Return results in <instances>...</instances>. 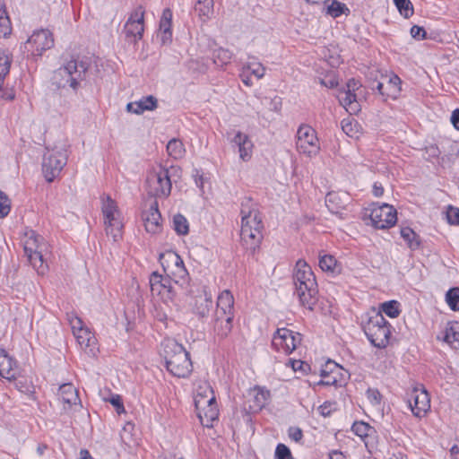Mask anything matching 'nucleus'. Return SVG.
Returning a JSON list of instances; mask_svg holds the SVG:
<instances>
[{"label":"nucleus","mask_w":459,"mask_h":459,"mask_svg":"<svg viewBox=\"0 0 459 459\" xmlns=\"http://www.w3.org/2000/svg\"><path fill=\"white\" fill-rule=\"evenodd\" d=\"M293 283L294 293L299 298L300 304L308 309H313L317 300V284L311 268L303 260H299L296 264Z\"/></svg>","instance_id":"nucleus-1"},{"label":"nucleus","mask_w":459,"mask_h":459,"mask_svg":"<svg viewBox=\"0 0 459 459\" xmlns=\"http://www.w3.org/2000/svg\"><path fill=\"white\" fill-rule=\"evenodd\" d=\"M23 249L30 264L40 275H44L48 270L47 255L49 247L44 238L36 231L30 230L25 232L23 237Z\"/></svg>","instance_id":"nucleus-2"},{"label":"nucleus","mask_w":459,"mask_h":459,"mask_svg":"<svg viewBox=\"0 0 459 459\" xmlns=\"http://www.w3.org/2000/svg\"><path fill=\"white\" fill-rule=\"evenodd\" d=\"M164 359L167 369L177 377H186L193 370L189 353L174 340L164 342Z\"/></svg>","instance_id":"nucleus-3"},{"label":"nucleus","mask_w":459,"mask_h":459,"mask_svg":"<svg viewBox=\"0 0 459 459\" xmlns=\"http://www.w3.org/2000/svg\"><path fill=\"white\" fill-rule=\"evenodd\" d=\"M363 331L368 341L377 348H385L391 335L390 325L381 312L372 309L365 315Z\"/></svg>","instance_id":"nucleus-4"},{"label":"nucleus","mask_w":459,"mask_h":459,"mask_svg":"<svg viewBox=\"0 0 459 459\" xmlns=\"http://www.w3.org/2000/svg\"><path fill=\"white\" fill-rule=\"evenodd\" d=\"M241 230L240 239L241 245L247 250L255 251L262 239V221L256 210L246 209L241 210Z\"/></svg>","instance_id":"nucleus-5"},{"label":"nucleus","mask_w":459,"mask_h":459,"mask_svg":"<svg viewBox=\"0 0 459 459\" xmlns=\"http://www.w3.org/2000/svg\"><path fill=\"white\" fill-rule=\"evenodd\" d=\"M195 406L202 426L207 429L214 428V422H218L219 410L211 387L207 386L204 393H197Z\"/></svg>","instance_id":"nucleus-6"},{"label":"nucleus","mask_w":459,"mask_h":459,"mask_svg":"<svg viewBox=\"0 0 459 459\" xmlns=\"http://www.w3.org/2000/svg\"><path fill=\"white\" fill-rule=\"evenodd\" d=\"M101 211L104 216L107 235L111 236L114 241L122 237V216L115 200L109 195L101 197Z\"/></svg>","instance_id":"nucleus-7"},{"label":"nucleus","mask_w":459,"mask_h":459,"mask_svg":"<svg viewBox=\"0 0 459 459\" xmlns=\"http://www.w3.org/2000/svg\"><path fill=\"white\" fill-rule=\"evenodd\" d=\"M86 71L87 66L83 63L71 60L55 72L54 80L59 88L69 85L75 90L79 82L84 79Z\"/></svg>","instance_id":"nucleus-8"},{"label":"nucleus","mask_w":459,"mask_h":459,"mask_svg":"<svg viewBox=\"0 0 459 459\" xmlns=\"http://www.w3.org/2000/svg\"><path fill=\"white\" fill-rule=\"evenodd\" d=\"M159 260L168 277L178 284L183 285L187 282L188 272L183 259L176 252L162 253L160 255Z\"/></svg>","instance_id":"nucleus-9"},{"label":"nucleus","mask_w":459,"mask_h":459,"mask_svg":"<svg viewBox=\"0 0 459 459\" xmlns=\"http://www.w3.org/2000/svg\"><path fill=\"white\" fill-rule=\"evenodd\" d=\"M171 186L169 170L166 168L160 167L147 176L146 189L152 196L168 197L171 192Z\"/></svg>","instance_id":"nucleus-10"},{"label":"nucleus","mask_w":459,"mask_h":459,"mask_svg":"<svg viewBox=\"0 0 459 459\" xmlns=\"http://www.w3.org/2000/svg\"><path fill=\"white\" fill-rule=\"evenodd\" d=\"M297 150L307 156H315L320 146L316 131L308 125H301L297 132Z\"/></svg>","instance_id":"nucleus-11"},{"label":"nucleus","mask_w":459,"mask_h":459,"mask_svg":"<svg viewBox=\"0 0 459 459\" xmlns=\"http://www.w3.org/2000/svg\"><path fill=\"white\" fill-rule=\"evenodd\" d=\"M67 156L65 152L52 151L44 155L42 162V171L47 181L52 182L56 178L65 165Z\"/></svg>","instance_id":"nucleus-12"},{"label":"nucleus","mask_w":459,"mask_h":459,"mask_svg":"<svg viewBox=\"0 0 459 459\" xmlns=\"http://www.w3.org/2000/svg\"><path fill=\"white\" fill-rule=\"evenodd\" d=\"M369 217L372 225L381 230L391 228L397 221L396 211L387 204H374L370 210Z\"/></svg>","instance_id":"nucleus-13"},{"label":"nucleus","mask_w":459,"mask_h":459,"mask_svg":"<svg viewBox=\"0 0 459 459\" xmlns=\"http://www.w3.org/2000/svg\"><path fill=\"white\" fill-rule=\"evenodd\" d=\"M301 342V335L287 328H280L273 337L272 345L285 354L292 352Z\"/></svg>","instance_id":"nucleus-14"},{"label":"nucleus","mask_w":459,"mask_h":459,"mask_svg":"<svg viewBox=\"0 0 459 459\" xmlns=\"http://www.w3.org/2000/svg\"><path fill=\"white\" fill-rule=\"evenodd\" d=\"M54 46L53 34L48 30H39L24 43V50L31 52L34 56H41L43 51Z\"/></svg>","instance_id":"nucleus-15"},{"label":"nucleus","mask_w":459,"mask_h":459,"mask_svg":"<svg viewBox=\"0 0 459 459\" xmlns=\"http://www.w3.org/2000/svg\"><path fill=\"white\" fill-rule=\"evenodd\" d=\"M409 406L414 416L420 418L430 409V399L423 385H415L408 399Z\"/></svg>","instance_id":"nucleus-16"},{"label":"nucleus","mask_w":459,"mask_h":459,"mask_svg":"<svg viewBox=\"0 0 459 459\" xmlns=\"http://www.w3.org/2000/svg\"><path fill=\"white\" fill-rule=\"evenodd\" d=\"M270 397V392L260 386H255L248 390L247 394L245 418L247 421L251 420L250 413L260 411L267 403Z\"/></svg>","instance_id":"nucleus-17"},{"label":"nucleus","mask_w":459,"mask_h":459,"mask_svg":"<svg viewBox=\"0 0 459 459\" xmlns=\"http://www.w3.org/2000/svg\"><path fill=\"white\" fill-rule=\"evenodd\" d=\"M59 396L64 404L65 410H73L76 411L82 408L78 391L71 383L60 385Z\"/></svg>","instance_id":"nucleus-18"},{"label":"nucleus","mask_w":459,"mask_h":459,"mask_svg":"<svg viewBox=\"0 0 459 459\" xmlns=\"http://www.w3.org/2000/svg\"><path fill=\"white\" fill-rule=\"evenodd\" d=\"M143 31V13H135L134 15H131L125 24L124 32L126 37L132 39L134 42H137L142 39Z\"/></svg>","instance_id":"nucleus-19"},{"label":"nucleus","mask_w":459,"mask_h":459,"mask_svg":"<svg viewBox=\"0 0 459 459\" xmlns=\"http://www.w3.org/2000/svg\"><path fill=\"white\" fill-rule=\"evenodd\" d=\"M143 220L145 230L152 234L158 233L161 229V215L158 208V202L153 201L148 211L143 212Z\"/></svg>","instance_id":"nucleus-20"},{"label":"nucleus","mask_w":459,"mask_h":459,"mask_svg":"<svg viewBox=\"0 0 459 459\" xmlns=\"http://www.w3.org/2000/svg\"><path fill=\"white\" fill-rule=\"evenodd\" d=\"M351 201L350 195L345 192H330L325 198L328 210L333 214H342Z\"/></svg>","instance_id":"nucleus-21"},{"label":"nucleus","mask_w":459,"mask_h":459,"mask_svg":"<svg viewBox=\"0 0 459 459\" xmlns=\"http://www.w3.org/2000/svg\"><path fill=\"white\" fill-rule=\"evenodd\" d=\"M231 143L238 148L239 157L247 161L252 157L254 144L249 136L240 131H237L231 139Z\"/></svg>","instance_id":"nucleus-22"},{"label":"nucleus","mask_w":459,"mask_h":459,"mask_svg":"<svg viewBox=\"0 0 459 459\" xmlns=\"http://www.w3.org/2000/svg\"><path fill=\"white\" fill-rule=\"evenodd\" d=\"M18 368L16 361L4 350H0V376L9 381L16 378Z\"/></svg>","instance_id":"nucleus-23"},{"label":"nucleus","mask_w":459,"mask_h":459,"mask_svg":"<svg viewBox=\"0 0 459 459\" xmlns=\"http://www.w3.org/2000/svg\"><path fill=\"white\" fill-rule=\"evenodd\" d=\"M157 107V99L152 95H149L143 97L141 100L137 101L128 103L126 105V110L136 115H141L144 111H152L156 109Z\"/></svg>","instance_id":"nucleus-24"},{"label":"nucleus","mask_w":459,"mask_h":459,"mask_svg":"<svg viewBox=\"0 0 459 459\" xmlns=\"http://www.w3.org/2000/svg\"><path fill=\"white\" fill-rule=\"evenodd\" d=\"M212 307V296L205 290L195 298L194 313L199 317H206Z\"/></svg>","instance_id":"nucleus-25"},{"label":"nucleus","mask_w":459,"mask_h":459,"mask_svg":"<svg viewBox=\"0 0 459 459\" xmlns=\"http://www.w3.org/2000/svg\"><path fill=\"white\" fill-rule=\"evenodd\" d=\"M150 286L152 293L154 295H162L165 291L170 293V280L164 279L161 274L153 272L150 276Z\"/></svg>","instance_id":"nucleus-26"},{"label":"nucleus","mask_w":459,"mask_h":459,"mask_svg":"<svg viewBox=\"0 0 459 459\" xmlns=\"http://www.w3.org/2000/svg\"><path fill=\"white\" fill-rule=\"evenodd\" d=\"M338 374V365L333 361H328L325 364V368L321 370V377H323V379L319 382V384L325 385H341L340 381L337 377Z\"/></svg>","instance_id":"nucleus-27"},{"label":"nucleus","mask_w":459,"mask_h":459,"mask_svg":"<svg viewBox=\"0 0 459 459\" xmlns=\"http://www.w3.org/2000/svg\"><path fill=\"white\" fill-rule=\"evenodd\" d=\"M74 337L77 340V342L81 346L82 349L88 351L89 353L94 355L95 354V345L96 339L93 334L90 332L88 328H84L80 332H75L74 333Z\"/></svg>","instance_id":"nucleus-28"},{"label":"nucleus","mask_w":459,"mask_h":459,"mask_svg":"<svg viewBox=\"0 0 459 459\" xmlns=\"http://www.w3.org/2000/svg\"><path fill=\"white\" fill-rule=\"evenodd\" d=\"M441 334V336H437V339H441L449 345L456 347L455 344L459 345V323L448 322Z\"/></svg>","instance_id":"nucleus-29"},{"label":"nucleus","mask_w":459,"mask_h":459,"mask_svg":"<svg viewBox=\"0 0 459 459\" xmlns=\"http://www.w3.org/2000/svg\"><path fill=\"white\" fill-rule=\"evenodd\" d=\"M338 99L341 105L350 113H356L359 110L355 93L343 91L340 92Z\"/></svg>","instance_id":"nucleus-30"},{"label":"nucleus","mask_w":459,"mask_h":459,"mask_svg":"<svg viewBox=\"0 0 459 459\" xmlns=\"http://www.w3.org/2000/svg\"><path fill=\"white\" fill-rule=\"evenodd\" d=\"M233 305H234V298L230 291L224 290L218 297L217 300V308L223 310V313H228V315H233Z\"/></svg>","instance_id":"nucleus-31"},{"label":"nucleus","mask_w":459,"mask_h":459,"mask_svg":"<svg viewBox=\"0 0 459 459\" xmlns=\"http://www.w3.org/2000/svg\"><path fill=\"white\" fill-rule=\"evenodd\" d=\"M226 317V320L213 322L214 332L221 338L227 337L232 330L233 315H229Z\"/></svg>","instance_id":"nucleus-32"},{"label":"nucleus","mask_w":459,"mask_h":459,"mask_svg":"<svg viewBox=\"0 0 459 459\" xmlns=\"http://www.w3.org/2000/svg\"><path fill=\"white\" fill-rule=\"evenodd\" d=\"M213 0H197L195 10L198 13L199 17L205 21L206 19H209L211 14L213 13Z\"/></svg>","instance_id":"nucleus-33"},{"label":"nucleus","mask_w":459,"mask_h":459,"mask_svg":"<svg viewBox=\"0 0 459 459\" xmlns=\"http://www.w3.org/2000/svg\"><path fill=\"white\" fill-rule=\"evenodd\" d=\"M327 13L333 18H337L342 14L349 15L350 9L343 3L337 0H331L330 4L327 5Z\"/></svg>","instance_id":"nucleus-34"},{"label":"nucleus","mask_w":459,"mask_h":459,"mask_svg":"<svg viewBox=\"0 0 459 459\" xmlns=\"http://www.w3.org/2000/svg\"><path fill=\"white\" fill-rule=\"evenodd\" d=\"M169 155L174 159H180L185 153L183 143L176 138L171 139L167 144Z\"/></svg>","instance_id":"nucleus-35"},{"label":"nucleus","mask_w":459,"mask_h":459,"mask_svg":"<svg viewBox=\"0 0 459 459\" xmlns=\"http://www.w3.org/2000/svg\"><path fill=\"white\" fill-rule=\"evenodd\" d=\"M12 33V24L4 6L0 7V37L7 38Z\"/></svg>","instance_id":"nucleus-36"},{"label":"nucleus","mask_w":459,"mask_h":459,"mask_svg":"<svg viewBox=\"0 0 459 459\" xmlns=\"http://www.w3.org/2000/svg\"><path fill=\"white\" fill-rule=\"evenodd\" d=\"M400 303L396 300H390L381 304L380 308L381 314L385 313L391 318H395L399 316L400 310Z\"/></svg>","instance_id":"nucleus-37"},{"label":"nucleus","mask_w":459,"mask_h":459,"mask_svg":"<svg viewBox=\"0 0 459 459\" xmlns=\"http://www.w3.org/2000/svg\"><path fill=\"white\" fill-rule=\"evenodd\" d=\"M173 229L178 235H186L189 231V224L185 216L178 213L173 217Z\"/></svg>","instance_id":"nucleus-38"},{"label":"nucleus","mask_w":459,"mask_h":459,"mask_svg":"<svg viewBox=\"0 0 459 459\" xmlns=\"http://www.w3.org/2000/svg\"><path fill=\"white\" fill-rule=\"evenodd\" d=\"M401 236L408 243L411 248L415 249L419 247V237L411 228H403L401 230Z\"/></svg>","instance_id":"nucleus-39"},{"label":"nucleus","mask_w":459,"mask_h":459,"mask_svg":"<svg viewBox=\"0 0 459 459\" xmlns=\"http://www.w3.org/2000/svg\"><path fill=\"white\" fill-rule=\"evenodd\" d=\"M446 301L453 311L459 310V288H451L446 294Z\"/></svg>","instance_id":"nucleus-40"},{"label":"nucleus","mask_w":459,"mask_h":459,"mask_svg":"<svg viewBox=\"0 0 459 459\" xmlns=\"http://www.w3.org/2000/svg\"><path fill=\"white\" fill-rule=\"evenodd\" d=\"M231 57V52L225 48H218L213 52V61L218 66L228 64Z\"/></svg>","instance_id":"nucleus-41"},{"label":"nucleus","mask_w":459,"mask_h":459,"mask_svg":"<svg viewBox=\"0 0 459 459\" xmlns=\"http://www.w3.org/2000/svg\"><path fill=\"white\" fill-rule=\"evenodd\" d=\"M401 15L409 18L413 14V6L410 0H394Z\"/></svg>","instance_id":"nucleus-42"},{"label":"nucleus","mask_w":459,"mask_h":459,"mask_svg":"<svg viewBox=\"0 0 459 459\" xmlns=\"http://www.w3.org/2000/svg\"><path fill=\"white\" fill-rule=\"evenodd\" d=\"M337 265L336 259L331 255H325L319 259V266L325 272L333 273Z\"/></svg>","instance_id":"nucleus-43"},{"label":"nucleus","mask_w":459,"mask_h":459,"mask_svg":"<svg viewBox=\"0 0 459 459\" xmlns=\"http://www.w3.org/2000/svg\"><path fill=\"white\" fill-rule=\"evenodd\" d=\"M264 70L265 68L261 63L249 62L244 66V73L248 72L257 79L264 77Z\"/></svg>","instance_id":"nucleus-44"},{"label":"nucleus","mask_w":459,"mask_h":459,"mask_svg":"<svg viewBox=\"0 0 459 459\" xmlns=\"http://www.w3.org/2000/svg\"><path fill=\"white\" fill-rule=\"evenodd\" d=\"M161 42L166 44L167 42L171 40V22L161 21L160 22V29H159Z\"/></svg>","instance_id":"nucleus-45"},{"label":"nucleus","mask_w":459,"mask_h":459,"mask_svg":"<svg viewBox=\"0 0 459 459\" xmlns=\"http://www.w3.org/2000/svg\"><path fill=\"white\" fill-rule=\"evenodd\" d=\"M11 210V201L8 196L0 190V218H4L8 215Z\"/></svg>","instance_id":"nucleus-46"},{"label":"nucleus","mask_w":459,"mask_h":459,"mask_svg":"<svg viewBox=\"0 0 459 459\" xmlns=\"http://www.w3.org/2000/svg\"><path fill=\"white\" fill-rule=\"evenodd\" d=\"M338 405L335 402H325L317 408V411L323 417H327L336 411Z\"/></svg>","instance_id":"nucleus-47"},{"label":"nucleus","mask_w":459,"mask_h":459,"mask_svg":"<svg viewBox=\"0 0 459 459\" xmlns=\"http://www.w3.org/2000/svg\"><path fill=\"white\" fill-rule=\"evenodd\" d=\"M275 459H293L290 448L284 444H278L274 453Z\"/></svg>","instance_id":"nucleus-48"},{"label":"nucleus","mask_w":459,"mask_h":459,"mask_svg":"<svg viewBox=\"0 0 459 459\" xmlns=\"http://www.w3.org/2000/svg\"><path fill=\"white\" fill-rule=\"evenodd\" d=\"M67 319L69 321V324L72 327L73 333L75 332H80L81 330L84 329L83 323L80 317H78L75 314L71 313L67 314Z\"/></svg>","instance_id":"nucleus-49"},{"label":"nucleus","mask_w":459,"mask_h":459,"mask_svg":"<svg viewBox=\"0 0 459 459\" xmlns=\"http://www.w3.org/2000/svg\"><path fill=\"white\" fill-rule=\"evenodd\" d=\"M447 221L450 224H459V208L449 205L446 212Z\"/></svg>","instance_id":"nucleus-50"},{"label":"nucleus","mask_w":459,"mask_h":459,"mask_svg":"<svg viewBox=\"0 0 459 459\" xmlns=\"http://www.w3.org/2000/svg\"><path fill=\"white\" fill-rule=\"evenodd\" d=\"M367 397L369 403L374 406H378L381 403L382 395L377 389L369 388L367 391Z\"/></svg>","instance_id":"nucleus-51"},{"label":"nucleus","mask_w":459,"mask_h":459,"mask_svg":"<svg viewBox=\"0 0 459 459\" xmlns=\"http://www.w3.org/2000/svg\"><path fill=\"white\" fill-rule=\"evenodd\" d=\"M109 402L115 407V409H116V411H117V412L118 414H120V413L125 411V408H124V405H123L122 398H121L120 395H118V394L113 395L109 399Z\"/></svg>","instance_id":"nucleus-52"},{"label":"nucleus","mask_w":459,"mask_h":459,"mask_svg":"<svg viewBox=\"0 0 459 459\" xmlns=\"http://www.w3.org/2000/svg\"><path fill=\"white\" fill-rule=\"evenodd\" d=\"M411 35L417 39H423L426 38V30L423 27L414 25L411 28Z\"/></svg>","instance_id":"nucleus-53"},{"label":"nucleus","mask_w":459,"mask_h":459,"mask_svg":"<svg viewBox=\"0 0 459 459\" xmlns=\"http://www.w3.org/2000/svg\"><path fill=\"white\" fill-rule=\"evenodd\" d=\"M346 87L347 91L355 93V91L361 87V84L359 81H356L354 78H351L347 82Z\"/></svg>","instance_id":"nucleus-54"},{"label":"nucleus","mask_w":459,"mask_h":459,"mask_svg":"<svg viewBox=\"0 0 459 459\" xmlns=\"http://www.w3.org/2000/svg\"><path fill=\"white\" fill-rule=\"evenodd\" d=\"M292 368L294 371L300 370V371L306 372L307 369H309V365L301 360H293L292 361Z\"/></svg>","instance_id":"nucleus-55"},{"label":"nucleus","mask_w":459,"mask_h":459,"mask_svg":"<svg viewBox=\"0 0 459 459\" xmlns=\"http://www.w3.org/2000/svg\"><path fill=\"white\" fill-rule=\"evenodd\" d=\"M354 433L361 438V440L364 442L366 447L368 448L369 438H371V435L368 432H363V434H361L360 432L355 431Z\"/></svg>","instance_id":"nucleus-56"},{"label":"nucleus","mask_w":459,"mask_h":459,"mask_svg":"<svg viewBox=\"0 0 459 459\" xmlns=\"http://www.w3.org/2000/svg\"><path fill=\"white\" fill-rule=\"evenodd\" d=\"M290 438L299 444H302L303 432H290Z\"/></svg>","instance_id":"nucleus-57"},{"label":"nucleus","mask_w":459,"mask_h":459,"mask_svg":"<svg viewBox=\"0 0 459 459\" xmlns=\"http://www.w3.org/2000/svg\"><path fill=\"white\" fill-rule=\"evenodd\" d=\"M451 122L453 126L459 130V109H456L453 112L451 117Z\"/></svg>","instance_id":"nucleus-58"},{"label":"nucleus","mask_w":459,"mask_h":459,"mask_svg":"<svg viewBox=\"0 0 459 459\" xmlns=\"http://www.w3.org/2000/svg\"><path fill=\"white\" fill-rule=\"evenodd\" d=\"M228 313H223V310H221V309H216V312H215V315H214V320L213 322H218V321H221V320H226L227 317H224V316H228Z\"/></svg>","instance_id":"nucleus-59"},{"label":"nucleus","mask_w":459,"mask_h":459,"mask_svg":"<svg viewBox=\"0 0 459 459\" xmlns=\"http://www.w3.org/2000/svg\"><path fill=\"white\" fill-rule=\"evenodd\" d=\"M388 83L392 85L394 88H395L397 91L400 89L398 88V85L401 83V80L397 75H394L388 79Z\"/></svg>","instance_id":"nucleus-60"},{"label":"nucleus","mask_w":459,"mask_h":459,"mask_svg":"<svg viewBox=\"0 0 459 459\" xmlns=\"http://www.w3.org/2000/svg\"><path fill=\"white\" fill-rule=\"evenodd\" d=\"M160 20L166 21V22L172 21V12L169 8H166L163 10L162 16H161Z\"/></svg>","instance_id":"nucleus-61"},{"label":"nucleus","mask_w":459,"mask_h":459,"mask_svg":"<svg viewBox=\"0 0 459 459\" xmlns=\"http://www.w3.org/2000/svg\"><path fill=\"white\" fill-rule=\"evenodd\" d=\"M360 427H364L366 429L369 428V425L368 423H365L363 421H360V422H354L351 426V429L352 431H355V430H359V428Z\"/></svg>","instance_id":"nucleus-62"},{"label":"nucleus","mask_w":459,"mask_h":459,"mask_svg":"<svg viewBox=\"0 0 459 459\" xmlns=\"http://www.w3.org/2000/svg\"><path fill=\"white\" fill-rule=\"evenodd\" d=\"M330 459H345V456L343 455V454L342 452H339V451H333L331 454H330Z\"/></svg>","instance_id":"nucleus-63"},{"label":"nucleus","mask_w":459,"mask_h":459,"mask_svg":"<svg viewBox=\"0 0 459 459\" xmlns=\"http://www.w3.org/2000/svg\"><path fill=\"white\" fill-rule=\"evenodd\" d=\"M79 459H93L87 449H81Z\"/></svg>","instance_id":"nucleus-64"}]
</instances>
